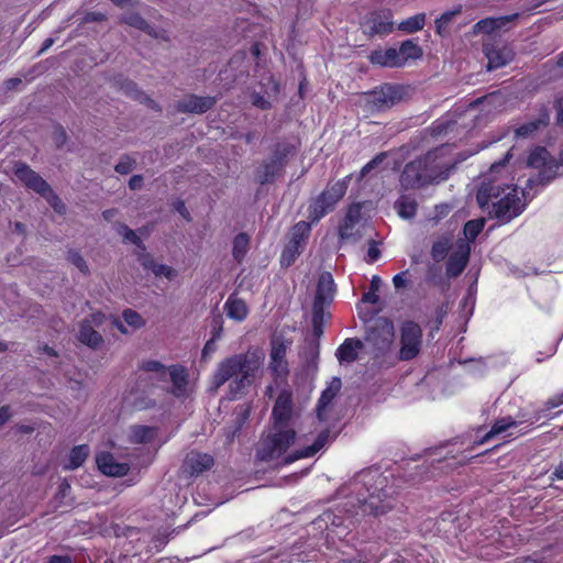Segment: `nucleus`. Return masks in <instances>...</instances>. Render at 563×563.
I'll use <instances>...</instances> for the list:
<instances>
[{
    "label": "nucleus",
    "instance_id": "nucleus-1",
    "mask_svg": "<svg viewBox=\"0 0 563 563\" xmlns=\"http://www.w3.org/2000/svg\"><path fill=\"white\" fill-rule=\"evenodd\" d=\"M262 362V356L256 351L238 353L223 358L217 366L211 377L214 389L229 383V398L243 397L253 384L256 372Z\"/></svg>",
    "mask_w": 563,
    "mask_h": 563
},
{
    "label": "nucleus",
    "instance_id": "nucleus-2",
    "mask_svg": "<svg viewBox=\"0 0 563 563\" xmlns=\"http://www.w3.org/2000/svg\"><path fill=\"white\" fill-rule=\"evenodd\" d=\"M476 200L481 208H489V214L501 223H508L522 213L525 206L518 197V187L499 180L484 181Z\"/></svg>",
    "mask_w": 563,
    "mask_h": 563
},
{
    "label": "nucleus",
    "instance_id": "nucleus-3",
    "mask_svg": "<svg viewBox=\"0 0 563 563\" xmlns=\"http://www.w3.org/2000/svg\"><path fill=\"white\" fill-rule=\"evenodd\" d=\"M360 482L367 492L364 497V511L377 517L387 514L394 508L395 487L389 485L388 477L377 470L365 471L360 474Z\"/></svg>",
    "mask_w": 563,
    "mask_h": 563
},
{
    "label": "nucleus",
    "instance_id": "nucleus-4",
    "mask_svg": "<svg viewBox=\"0 0 563 563\" xmlns=\"http://www.w3.org/2000/svg\"><path fill=\"white\" fill-rule=\"evenodd\" d=\"M454 145L455 143H441L421 156L430 185L446 180L457 164L466 159L467 156L454 153Z\"/></svg>",
    "mask_w": 563,
    "mask_h": 563
},
{
    "label": "nucleus",
    "instance_id": "nucleus-5",
    "mask_svg": "<svg viewBox=\"0 0 563 563\" xmlns=\"http://www.w3.org/2000/svg\"><path fill=\"white\" fill-rule=\"evenodd\" d=\"M527 166L538 170L536 176L529 178L528 185L545 186L556 177L563 176V151L556 159L544 147L537 146L528 155Z\"/></svg>",
    "mask_w": 563,
    "mask_h": 563
},
{
    "label": "nucleus",
    "instance_id": "nucleus-6",
    "mask_svg": "<svg viewBox=\"0 0 563 563\" xmlns=\"http://www.w3.org/2000/svg\"><path fill=\"white\" fill-rule=\"evenodd\" d=\"M352 174L338 180L314 198L308 207V218L312 223L319 222L327 213L334 210L336 203L344 197Z\"/></svg>",
    "mask_w": 563,
    "mask_h": 563
},
{
    "label": "nucleus",
    "instance_id": "nucleus-7",
    "mask_svg": "<svg viewBox=\"0 0 563 563\" xmlns=\"http://www.w3.org/2000/svg\"><path fill=\"white\" fill-rule=\"evenodd\" d=\"M296 431L291 428L275 427L269 433L262 438L261 444L256 451L260 461L269 462L282 456L294 444Z\"/></svg>",
    "mask_w": 563,
    "mask_h": 563
},
{
    "label": "nucleus",
    "instance_id": "nucleus-8",
    "mask_svg": "<svg viewBox=\"0 0 563 563\" xmlns=\"http://www.w3.org/2000/svg\"><path fill=\"white\" fill-rule=\"evenodd\" d=\"M404 87L395 84H383L361 95V103L371 113L390 109L404 97Z\"/></svg>",
    "mask_w": 563,
    "mask_h": 563
},
{
    "label": "nucleus",
    "instance_id": "nucleus-9",
    "mask_svg": "<svg viewBox=\"0 0 563 563\" xmlns=\"http://www.w3.org/2000/svg\"><path fill=\"white\" fill-rule=\"evenodd\" d=\"M296 151L294 144L286 143L280 146L277 143L273 154L265 159L255 170L254 178L260 185L272 184L283 175L288 156Z\"/></svg>",
    "mask_w": 563,
    "mask_h": 563
},
{
    "label": "nucleus",
    "instance_id": "nucleus-10",
    "mask_svg": "<svg viewBox=\"0 0 563 563\" xmlns=\"http://www.w3.org/2000/svg\"><path fill=\"white\" fill-rule=\"evenodd\" d=\"M155 384L151 376L140 375L134 385L126 391L123 402L134 411H143L156 406L153 397Z\"/></svg>",
    "mask_w": 563,
    "mask_h": 563
},
{
    "label": "nucleus",
    "instance_id": "nucleus-11",
    "mask_svg": "<svg viewBox=\"0 0 563 563\" xmlns=\"http://www.w3.org/2000/svg\"><path fill=\"white\" fill-rule=\"evenodd\" d=\"M310 232L311 224L307 221H299L290 228L288 241L280 254L282 267H289L296 262L306 247Z\"/></svg>",
    "mask_w": 563,
    "mask_h": 563
},
{
    "label": "nucleus",
    "instance_id": "nucleus-12",
    "mask_svg": "<svg viewBox=\"0 0 563 563\" xmlns=\"http://www.w3.org/2000/svg\"><path fill=\"white\" fill-rule=\"evenodd\" d=\"M365 36H387L395 30L394 12L389 8H378L367 12L360 22Z\"/></svg>",
    "mask_w": 563,
    "mask_h": 563
},
{
    "label": "nucleus",
    "instance_id": "nucleus-13",
    "mask_svg": "<svg viewBox=\"0 0 563 563\" xmlns=\"http://www.w3.org/2000/svg\"><path fill=\"white\" fill-rule=\"evenodd\" d=\"M422 329L416 321L406 320L399 327L398 360L408 362L416 358L422 347Z\"/></svg>",
    "mask_w": 563,
    "mask_h": 563
},
{
    "label": "nucleus",
    "instance_id": "nucleus-14",
    "mask_svg": "<svg viewBox=\"0 0 563 563\" xmlns=\"http://www.w3.org/2000/svg\"><path fill=\"white\" fill-rule=\"evenodd\" d=\"M550 415L547 413V411H543V408L540 410H536L531 412L530 415H521L520 419L517 420L512 418L511 416L503 417L498 420H496L493 426L490 427V430L486 432L481 439L475 440L470 448V450H474L476 446L482 445L494 439L495 437L507 432L511 428H516L519 424L523 422H528L529 426H533L537 422H539L541 419L549 418Z\"/></svg>",
    "mask_w": 563,
    "mask_h": 563
},
{
    "label": "nucleus",
    "instance_id": "nucleus-15",
    "mask_svg": "<svg viewBox=\"0 0 563 563\" xmlns=\"http://www.w3.org/2000/svg\"><path fill=\"white\" fill-rule=\"evenodd\" d=\"M288 342L283 338H273L271 340L269 371L276 378L287 377L289 374L288 362L286 360Z\"/></svg>",
    "mask_w": 563,
    "mask_h": 563
},
{
    "label": "nucleus",
    "instance_id": "nucleus-16",
    "mask_svg": "<svg viewBox=\"0 0 563 563\" xmlns=\"http://www.w3.org/2000/svg\"><path fill=\"white\" fill-rule=\"evenodd\" d=\"M394 323L388 318H378L369 328L367 340L380 351L388 350L394 341Z\"/></svg>",
    "mask_w": 563,
    "mask_h": 563
},
{
    "label": "nucleus",
    "instance_id": "nucleus-17",
    "mask_svg": "<svg viewBox=\"0 0 563 563\" xmlns=\"http://www.w3.org/2000/svg\"><path fill=\"white\" fill-rule=\"evenodd\" d=\"M213 465L214 459L211 454L191 450L183 461L181 471L188 477H197L211 470Z\"/></svg>",
    "mask_w": 563,
    "mask_h": 563
},
{
    "label": "nucleus",
    "instance_id": "nucleus-18",
    "mask_svg": "<svg viewBox=\"0 0 563 563\" xmlns=\"http://www.w3.org/2000/svg\"><path fill=\"white\" fill-rule=\"evenodd\" d=\"M400 184L405 189H419L430 185L421 157L405 166L400 175Z\"/></svg>",
    "mask_w": 563,
    "mask_h": 563
},
{
    "label": "nucleus",
    "instance_id": "nucleus-19",
    "mask_svg": "<svg viewBox=\"0 0 563 563\" xmlns=\"http://www.w3.org/2000/svg\"><path fill=\"white\" fill-rule=\"evenodd\" d=\"M14 176L27 188L34 192L44 195L48 191L49 184L33 170L27 164L18 162L13 167Z\"/></svg>",
    "mask_w": 563,
    "mask_h": 563
},
{
    "label": "nucleus",
    "instance_id": "nucleus-20",
    "mask_svg": "<svg viewBox=\"0 0 563 563\" xmlns=\"http://www.w3.org/2000/svg\"><path fill=\"white\" fill-rule=\"evenodd\" d=\"M292 393L289 389H283L278 394L272 410L273 424L275 427H287L292 418Z\"/></svg>",
    "mask_w": 563,
    "mask_h": 563
},
{
    "label": "nucleus",
    "instance_id": "nucleus-21",
    "mask_svg": "<svg viewBox=\"0 0 563 563\" xmlns=\"http://www.w3.org/2000/svg\"><path fill=\"white\" fill-rule=\"evenodd\" d=\"M216 103L217 99L214 97H201L191 93L179 100L175 108L179 113L202 114L212 109Z\"/></svg>",
    "mask_w": 563,
    "mask_h": 563
},
{
    "label": "nucleus",
    "instance_id": "nucleus-22",
    "mask_svg": "<svg viewBox=\"0 0 563 563\" xmlns=\"http://www.w3.org/2000/svg\"><path fill=\"white\" fill-rule=\"evenodd\" d=\"M167 372L172 382L169 393L176 398L187 397V387L189 384L188 369L181 364H174L167 368Z\"/></svg>",
    "mask_w": 563,
    "mask_h": 563
},
{
    "label": "nucleus",
    "instance_id": "nucleus-23",
    "mask_svg": "<svg viewBox=\"0 0 563 563\" xmlns=\"http://www.w3.org/2000/svg\"><path fill=\"white\" fill-rule=\"evenodd\" d=\"M96 462L99 471L107 476L122 477L130 471L128 463L118 462L110 452H101L98 454Z\"/></svg>",
    "mask_w": 563,
    "mask_h": 563
},
{
    "label": "nucleus",
    "instance_id": "nucleus-24",
    "mask_svg": "<svg viewBox=\"0 0 563 563\" xmlns=\"http://www.w3.org/2000/svg\"><path fill=\"white\" fill-rule=\"evenodd\" d=\"M519 13H512L509 15H501L497 18H485L479 20L473 25V32L475 34H493L496 31L507 27L510 22L516 21L519 18Z\"/></svg>",
    "mask_w": 563,
    "mask_h": 563
},
{
    "label": "nucleus",
    "instance_id": "nucleus-25",
    "mask_svg": "<svg viewBox=\"0 0 563 563\" xmlns=\"http://www.w3.org/2000/svg\"><path fill=\"white\" fill-rule=\"evenodd\" d=\"M121 24H126L129 26L135 27L147 35L155 37V38H162L164 41H168L169 37L166 33V31H156L140 13L137 12H130L120 18Z\"/></svg>",
    "mask_w": 563,
    "mask_h": 563
},
{
    "label": "nucleus",
    "instance_id": "nucleus-26",
    "mask_svg": "<svg viewBox=\"0 0 563 563\" xmlns=\"http://www.w3.org/2000/svg\"><path fill=\"white\" fill-rule=\"evenodd\" d=\"M484 52L488 59V69L501 68L509 64L515 56L512 49L506 45L501 47L495 45L486 46Z\"/></svg>",
    "mask_w": 563,
    "mask_h": 563
},
{
    "label": "nucleus",
    "instance_id": "nucleus-27",
    "mask_svg": "<svg viewBox=\"0 0 563 563\" xmlns=\"http://www.w3.org/2000/svg\"><path fill=\"white\" fill-rule=\"evenodd\" d=\"M368 62L373 66H379L384 68H399L400 59L396 52V47H387L386 49L377 48L373 49L367 56Z\"/></svg>",
    "mask_w": 563,
    "mask_h": 563
},
{
    "label": "nucleus",
    "instance_id": "nucleus-28",
    "mask_svg": "<svg viewBox=\"0 0 563 563\" xmlns=\"http://www.w3.org/2000/svg\"><path fill=\"white\" fill-rule=\"evenodd\" d=\"M340 389L341 379L339 377H334L328 387L322 390L316 408L319 420L323 421L325 419V411L339 394Z\"/></svg>",
    "mask_w": 563,
    "mask_h": 563
},
{
    "label": "nucleus",
    "instance_id": "nucleus-29",
    "mask_svg": "<svg viewBox=\"0 0 563 563\" xmlns=\"http://www.w3.org/2000/svg\"><path fill=\"white\" fill-rule=\"evenodd\" d=\"M550 117L547 112L540 114L537 119H533L529 122L520 124L514 129V134L516 139H529L533 137L536 133L545 129L549 125Z\"/></svg>",
    "mask_w": 563,
    "mask_h": 563
},
{
    "label": "nucleus",
    "instance_id": "nucleus-30",
    "mask_svg": "<svg viewBox=\"0 0 563 563\" xmlns=\"http://www.w3.org/2000/svg\"><path fill=\"white\" fill-rule=\"evenodd\" d=\"M363 347V342L357 338H347L336 349L335 356L340 363H352L358 357V350Z\"/></svg>",
    "mask_w": 563,
    "mask_h": 563
},
{
    "label": "nucleus",
    "instance_id": "nucleus-31",
    "mask_svg": "<svg viewBox=\"0 0 563 563\" xmlns=\"http://www.w3.org/2000/svg\"><path fill=\"white\" fill-rule=\"evenodd\" d=\"M224 311L228 318L239 322L244 321L250 312L246 302L243 299L236 297L235 292L228 297L224 303Z\"/></svg>",
    "mask_w": 563,
    "mask_h": 563
},
{
    "label": "nucleus",
    "instance_id": "nucleus-32",
    "mask_svg": "<svg viewBox=\"0 0 563 563\" xmlns=\"http://www.w3.org/2000/svg\"><path fill=\"white\" fill-rule=\"evenodd\" d=\"M398 58L400 59V66H405L408 62L420 59L423 55V51L418 43L412 40L402 41L398 48H396Z\"/></svg>",
    "mask_w": 563,
    "mask_h": 563
},
{
    "label": "nucleus",
    "instance_id": "nucleus-33",
    "mask_svg": "<svg viewBox=\"0 0 563 563\" xmlns=\"http://www.w3.org/2000/svg\"><path fill=\"white\" fill-rule=\"evenodd\" d=\"M335 291L334 280L330 273H323L318 280L314 299L317 301L331 303Z\"/></svg>",
    "mask_w": 563,
    "mask_h": 563
},
{
    "label": "nucleus",
    "instance_id": "nucleus-34",
    "mask_svg": "<svg viewBox=\"0 0 563 563\" xmlns=\"http://www.w3.org/2000/svg\"><path fill=\"white\" fill-rule=\"evenodd\" d=\"M470 261L468 251H457L452 253L446 262V275L449 277L460 276L466 268Z\"/></svg>",
    "mask_w": 563,
    "mask_h": 563
},
{
    "label": "nucleus",
    "instance_id": "nucleus-35",
    "mask_svg": "<svg viewBox=\"0 0 563 563\" xmlns=\"http://www.w3.org/2000/svg\"><path fill=\"white\" fill-rule=\"evenodd\" d=\"M394 208L397 214L406 220L413 219L418 211L417 199L412 195H400L395 201Z\"/></svg>",
    "mask_w": 563,
    "mask_h": 563
},
{
    "label": "nucleus",
    "instance_id": "nucleus-36",
    "mask_svg": "<svg viewBox=\"0 0 563 563\" xmlns=\"http://www.w3.org/2000/svg\"><path fill=\"white\" fill-rule=\"evenodd\" d=\"M78 339L82 344L93 350L98 349L103 343L102 335L92 328L88 320H84L80 323Z\"/></svg>",
    "mask_w": 563,
    "mask_h": 563
},
{
    "label": "nucleus",
    "instance_id": "nucleus-37",
    "mask_svg": "<svg viewBox=\"0 0 563 563\" xmlns=\"http://www.w3.org/2000/svg\"><path fill=\"white\" fill-rule=\"evenodd\" d=\"M157 435V428L143 424H134L130 428L129 440L134 444L151 443Z\"/></svg>",
    "mask_w": 563,
    "mask_h": 563
},
{
    "label": "nucleus",
    "instance_id": "nucleus-38",
    "mask_svg": "<svg viewBox=\"0 0 563 563\" xmlns=\"http://www.w3.org/2000/svg\"><path fill=\"white\" fill-rule=\"evenodd\" d=\"M141 264L145 269L152 271V273L157 277L164 276L167 279L172 280L177 276V272L173 267L166 264L156 263L155 260L150 254H145L142 256Z\"/></svg>",
    "mask_w": 563,
    "mask_h": 563
},
{
    "label": "nucleus",
    "instance_id": "nucleus-39",
    "mask_svg": "<svg viewBox=\"0 0 563 563\" xmlns=\"http://www.w3.org/2000/svg\"><path fill=\"white\" fill-rule=\"evenodd\" d=\"M90 453V449L88 444H79L75 445L68 456V462L64 464V470L73 471L81 466L87 460Z\"/></svg>",
    "mask_w": 563,
    "mask_h": 563
},
{
    "label": "nucleus",
    "instance_id": "nucleus-40",
    "mask_svg": "<svg viewBox=\"0 0 563 563\" xmlns=\"http://www.w3.org/2000/svg\"><path fill=\"white\" fill-rule=\"evenodd\" d=\"M330 437L329 429L322 430L317 438L314 439L311 445L306 446L302 451H300L295 457L288 459L287 462H292L296 459L302 457H311L317 454L328 442Z\"/></svg>",
    "mask_w": 563,
    "mask_h": 563
},
{
    "label": "nucleus",
    "instance_id": "nucleus-41",
    "mask_svg": "<svg viewBox=\"0 0 563 563\" xmlns=\"http://www.w3.org/2000/svg\"><path fill=\"white\" fill-rule=\"evenodd\" d=\"M250 250V236L245 232L238 233L232 242V256L241 264Z\"/></svg>",
    "mask_w": 563,
    "mask_h": 563
},
{
    "label": "nucleus",
    "instance_id": "nucleus-42",
    "mask_svg": "<svg viewBox=\"0 0 563 563\" xmlns=\"http://www.w3.org/2000/svg\"><path fill=\"white\" fill-rule=\"evenodd\" d=\"M463 11L462 4H456L453 9L443 12L438 19L434 21L435 33L440 36H444L448 33V27L453 19L460 15Z\"/></svg>",
    "mask_w": 563,
    "mask_h": 563
},
{
    "label": "nucleus",
    "instance_id": "nucleus-43",
    "mask_svg": "<svg viewBox=\"0 0 563 563\" xmlns=\"http://www.w3.org/2000/svg\"><path fill=\"white\" fill-rule=\"evenodd\" d=\"M426 13H417L412 16H409L401 22L398 23L397 27L399 31L406 33V34H413L421 30H423L426 25Z\"/></svg>",
    "mask_w": 563,
    "mask_h": 563
},
{
    "label": "nucleus",
    "instance_id": "nucleus-44",
    "mask_svg": "<svg viewBox=\"0 0 563 563\" xmlns=\"http://www.w3.org/2000/svg\"><path fill=\"white\" fill-rule=\"evenodd\" d=\"M362 206L354 203L349 207L343 223L339 228V233L342 239L347 236V231L352 230L353 227L360 221Z\"/></svg>",
    "mask_w": 563,
    "mask_h": 563
},
{
    "label": "nucleus",
    "instance_id": "nucleus-45",
    "mask_svg": "<svg viewBox=\"0 0 563 563\" xmlns=\"http://www.w3.org/2000/svg\"><path fill=\"white\" fill-rule=\"evenodd\" d=\"M117 85L119 86L120 90L128 97H130L131 99H134L136 101L140 102V100L142 99V97L144 96V91L141 90L137 86L136 82H134L133 80L129 79V78H124L122 76H120L117 80H115Z\"/></svg>",
    "mask_w": 563,
    "mask_h": 563
},
{
    "label": "nucleus",
    "instance_id": "nucleus-46",
    "mask_svg": "<svg viewBox=\"0 0 563 563\" xmlns=\"http://www.w3.org/2000/svg\"><path fill=\"white\" fill-rule=\"evenodd\" d=\"M455 123L446 120V119H438L432 122V124L429 126L428 132L430 137L437 139L440 136H445L448 132L453 128Z\"/></svg>",
    "mask_w": 563,
    "mask_h": 563
},
{
    "label": "nucleus",
    "instance_id": "nucleus-47",
    "mask_svg": "<svg viewBox=\"0 0 563 563\" xmlns=\"http://www.w3.org/2000/svg\"><path fill=\"white\" fill-rule=\"evenodd\" d=\"M139 368L143 372L150 373H156L158 375L159 380H166L167 375V368L162 362L156 360H146L143 361Z\"/></svg>",
    "mask_w": 563,
    "mask_h": 563
},
{
    "label": "nucleus",
    "instance_id": "nucleus-48",
    "mask_svg": "<svg viewBox=\"0 0 563 563\" xmlns=\"http://www.w3.org/2000/svg\"><path fill=\"white\" fill-rule=\"evenodd\" d=\"M484 219H475L467 221L463 228L465 238L470 241H474L484 230Z\"/></svg>",
    "mask_w": 563,
    "mask_h": 563
},
{
    "label": "nucleus",
    "instance_id": "nucleus-49",
    "mask_svg": "<svg viewBox=\"0 0 563 563\" xmlns=\"http://www.w3.org/2000/svg\"><path fill=\"white\" fill-rule=\"evenodd\" d=\"M320 344L317 340H307L302 355L308 364H314L319 358Z\"/></svg>",
    "mask_w": 563,
    "mask_h": 563
},
{
    "label": "nucleus",
    "instance_id": "nucleus-50",
    "mask_svg": "<svg viewBox=\"0 0 563 563\" xmlns=\"http://www.w3.org/2000/svg\"><path fill=\"white\" fill-rule=\"evenodd\" d=\"M46 201L51 205V207L59 214H64L66 212V206L60 200V198L53 191L52 187L48 186V191H45L44 195H41Z\"/></svg>",
    "mask_w": 563,
    "mask_h": 563
},
{
    "label": "nucleus",
    "instance_id": "nucleus-51",
    "mask_svg": "<svg viewBox=\"0 0 563 563\" xmlns=\"http://www.w3.org/2000/svg\"><path fill=\"white\" fill-rule=\"evenodd\" d=\"M118 231L120 234L123 235V239L125 241L134 244L135 246H137L142 250H145V245L142 242L141 238L132 229H130L126 224L120 223Z\"/></svg>",
    "mask_w": 563,
    "mask_h": 563
},
{
    "label": "nucleus",
    "instance_id": "nucleus-52",
    "mask_svg": "<svg viewBox=\"0 0 563 563\" xmlns=\"http://www.w3.org/2000/svg\"><path fill=\"white\" fill-rule=\"evenodd\" d=\"M67 260L74 266H76L84 275H88L90 273L89 267L79 251H76V250L68 251Z\"/></svg>",
    "mask_w": 563,
    "mask_h": 563
},
{
    "label": "nucleus",
    "instance_id": "nucleus-53",
    "mask_svg": "<svg viewBox=\"0 0 563 563\" xmlns=\"http://www.w3.org/2000/svg\"><path fill=\"white\" fill-rule=\"evenodd\" d=\"M122 317L124 321L134 329H140L145 324V321L142 318V316L130 308L123 310Z\"/></svg>",
    "mask_w": 563,
    "mask_h": 563
},
{
    "label": "nucleus",
    "instance_id": "nucleus-54",
    "mask_svg": "<svg viewBox=\"0 0 563 563\" xmlns=\"http://www.w3.org/2000/svg\"><path fill=\"white\" fill-rule=\"evenodd\" d=\"M386 157V153H379L374 158H372L368 163H366L360 174L356 177L357 181H361L371 170L377 167Z\"/></svg>",
    "mask_w": 563,
    "mask_h": 563
},
{
    "label": "nucleus",
    "instance_id": "nucleus-55",
    "mask_svg": "<svg viewBox=\"0 0 563 563\" xmlns=\"http://www.w3.org/2000/svg\"><path fill=\"white\" fill-rule=\"evenodd\" d=\"M136 162L134 158L124 155L120 158L118 164L114 166V170L121 175H126L131 173L135 166Z\"/></svg>",
    "mask_w": 563,
    "mask_h": 563
},
{
    "label": "nucleus",
    "instance_id": "nucleus-56",
    "mask_svg": "<svg viewBox=\"0 0 563 563\" xmlns=\"http://www.w3.org/2000/svg\"><path fill=\"white\" fill-rule=\"evenodd\" d=\"M328 303L313 300L312 303V317L311 323H323L324 322V307Z\"/></svg>",
    "mask_w": 563,
    "mask_h": 563
},
{
    "label": "nucleus",
    "instance_id": "nucleus-57",
    "mask_svg": "<svg viewBox=\"0 0 563 563\" xmlns=\"http://www.w3.org/2000/svg\"><path fill=\"white\" fill-rule=\"evenodd\" d=\"M380 250L378 247V243L374 240H371L368 243V249L366 253L365 261L368 264H373L380 257Z\"/></svg>",
    "mask_w": 563,
    "mask_h": 563
},
{
    "label": "nucleus",
    "instance_id": "nucleus-58",
    "mask_svg": "<svg viewBox=\"0 0 563 563\" xmlns=\"http://www.w3.org/2000/svg\"><path fill=\"white\" fill-rule=\"evenodd\" d=\"M251 101L254 107L261 110H268L272 108L271 101L260 92L252 93Z\"/></svg>",
    "mask_w": 563,
    "mask_h": 563
},
{
    "label": "nucleus",
    "instance_id": "nucleus-59",
    "mask_svg": "<svg viewBox=\"0 0 563 563\" xmlns=\"http://www.w3.org/2000/svg\"><path fill=\"white\" fill-rule=\"evenodd\" d=\"M561 405H563V390L545 401L543 411H547V413L550 415L552 409L558 408Z\"/></svg>",
    "mask_w": 563,
    "mask_h": 563
},
{
    "label": "nucleus",
    "instance_id": "nucleus-60",
    "mask_svg": "<svg viewBox=\"0 0 563 563\" xmlns=\"http://www.w3.org/2000/svg\"><path fill=\"white\" fill-rule=\"evenodd\" d=\"M434 314H435V318H434L432 330L438 331L440 329V327L442 325L443 319L446 314V306L445 305L438 306L434 310Z\"/></svg>",
    "mask_w": 563,
    "mask_h": 563
},
{
    "label": "nucleus",
    "instance_id": "nucleus-61",
    "mask_svg": "<svg viewBox=\"0 0 563 563\" xmlns=\"http://www.w3.org/2000/svg\"><path fill=\"white\" fill-rule=\"evenodd\" d=\"M446 253H448V249H446L445 244L435 242L432 245L431 255H432L433 260L441 261L445 257Z\"/></svg>",
    "mask_w": 563,
    "mask_h": 563
},
{
    "label": "nucleus",
    "instance_id": "nucleus-62",
    "mask_svg": "<svg viewBox=\"0 0 563 563\" xmlns=\"http://www.w3.org/2000/svg\"><path fill=\"white\" fill-rule=\"evenodd\" d=\"M408 275H409V271H402L398 274H396L394 277H393V284H394V287L399 290L404 287L407 286L408 284Z\"/></svg>",
    "mask_w": 563,
    "mask_h": 563
},
{
    "label": "nucleus",
    "instance_id": "nucleus-63",
    "mask_svg": "<svg viewBox=\"0 0 563 563\" xmlns=\"http://www.w3.org/2000/svg\"><path fill=\"white\" fill-rule=\"evenodd\" d=\"M108 19L107 14L100 11H90L87 12L84 16V21L87 23L90 22H103Z\"/></svg>",
    "mask_w": 563,
    "mask_h": 563
},
{
    "label": "nucleus",
    "instance_id": "nucleus-64",
    "mask_svg": "<svg viewBox=\"0 0 563 563\" xmlns=\"http://www.w3.org/2000/svg\"><path fill=\"white\" fill-rule=\"evenodd\" d=\"M173 207L184 219H186L187 221L191 220L190 213H189L188 209L186 208V205H185L184 200L177 199L173 203Z\"/></svg>",
    "mask_w": 563,
    "mask_h": 563
}]
</instances>
